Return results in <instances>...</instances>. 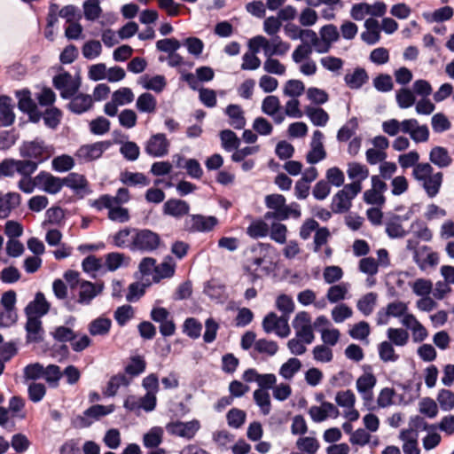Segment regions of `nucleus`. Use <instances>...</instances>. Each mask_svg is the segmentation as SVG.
Masks as SVG:
<instances>
[{
    "label": "nucleus",
    "mask_w": 454,
    "mask_h": 454,
    "mask_svg": "<svg viewBox=\"0 0 454 454\" xmlns=\"http://www.w3.org/2000/svg\"><path fill=\"white\" fill-rule=\"evenodd\" d=\"M273 249L274 247L270 243H257L251 248V253L254 254V255L248 259L250 264L254 266L256 270L258 267L262 265L264 258Z\"/></svg>",
    "instance_id": "32"
},
{
    "label": "nucleus",
    "mask_w": 454,
    "mask_h": 454,
    "mask_svg": "<svg viewBox=\"0 0 454 454\" xmlns=\"http://www.w3.org/2000/svg\"><path fill=\"white\" fill-rule=\"evenodd\" d=\"M50 303L47 301L44 294L37 292L33 301L28 302L24 311L27 317H41L46 315L50 310Z\"/></svg>",
    "instance_id": "19"
},
{
    "label": "nucleus",
    "mask_w": 454,
    "mask_h": 454,
    "mask_svg": "<svg viewBox=\"0 0 454 454\" xmlns=\"http://www.w3.org/2000/svg\"><path fill=\"white\" fill-rule=\"evenodd\" d=\"M358 127L357 119L352 117L346 124H344L337 133V140L339 142H347L355 134Z\"/></svg>",
    "instance_id": "56"
},
{
    "label": "nucleus",
    "mask_w": 454,
    "mask_h": 454,
    "mask_svg": "<svg viewBox=\"0 0 454 454\" xmlns=\"http://www.w3.org/2000/svg\"><path fill=\"white\" fill-rule=\"evenodd\" d=\"M269 228L268 235L271 240L280 245L286 243L288 231L286 224L281 223L280 221H276L273 222Z\"/></svg>",
    "instance_id": "45"
},
{
    "label": "nucleus",
    "mask_w": 454,
    "mask_h": 454,
    "mask_svg": "<svg viewBox=\"0 0 454 454\" xmlns=\"http://www.w3.org/2000/svg\"><path fill=\"white\" fill-rule=\"evenodd\" d=\"M270 226L262 219L253 221L247 228V234L253 239L265 238L269 234Z\"/></svg>",
    "instance_id": "47"
},
{
    "label": "nucleus",
    "mask_w": 454,
    "mask_h": 454,
    "mask_svg": "<svg viewBox=\"0 0 454 454\" xmlns=\"http://www.w3.org/2000/svg\"><path fill=\"white\" fill-rule=\"evenodd\" d=\"M218 223V219L213 215H188L184 221V230L189 233H206L214 230Z\"/></svg>",
    "instance_id": "4"
},
{
    "label": "nucleus",
    "mask_w": 454,
    "mask_h": 454,
    "mask_svg": "<svg viewBox=\"0 0 454 454\" xmlns=\"http://www.w3.org/2000/svg\"><path fill=\"white\" fill-rule=\"evenodd\" d=\"M176 271V263L169 255L166 256L162 262L156 264L155 272L153 275L154 283H159L163 278H170Z\"/></svg>",
    "instance_id": "26"
},
{
    "label": "nucleus",
    "mask_w": 454,
    "mask_h": 454,
    "mask_svg": "<svg viewBox=\"0 0 454 454\" xmlns=\"http://www.w3.org/2000/svg\"><path fill=\"white\" fill-rule=\"evenodd\" d=\"M437 401L442 411H449L454 408V393L449 389H442L438 393Z\"/></svg>",
    "instance_id": "64"
},
{
    "label": "nucleus",
    "mask_w": 454,
    "mask_h": 454,
    "mask_svg": "<svg viewBox=\"0 0 454 454\" xmlns=\"http://www.w3.org/2000/svg\"><path fill=\"white\" fill-rule=\"evenodd\" d=\"M120 180L129 186H147L150 184L149 178L143 173L140 172H129L125 171L121 174Z\"/></svg>",
    "instance_id": "41"
},
{
    "label": "nucleus",
    "mask_w": 454,
    "mask_h": 454,
    "mask_svg": "<svg viewBox=\"0 0 454 454\" xmlns=\"http://www.w3.org/2000/svg\"><path fill=\"white\" fill-rule=\"evenodd\" d=\"M61 118L62 112L55 106H49L44 113H42V119L45 126L52 129L59 126Z\"/></svg>",
    "instance_id": "48"
},
{
    "label": "nucleus",
    "mask_w": 454,
    "mask_h": 454,
    "mask_svg": "<svg viewBox=\"0 0 454 454\" xmlns=\"http://www.w3.org/2000/svg\"><path fill=\"white\" fill-rule=\"evenodd\" d=\"M37 187L49 194H57L63 187L61 177L54 176L49 172L41 171L36 176Z\"/></svg>",
    "instance_id": "13"
},
{
    "label": "nucleus",
    "mask_w": 454,
    "mask_h": 454,
    "mask_svg": "<svg viewBox=\"0 0 454 454\" xmlns=\"http://www.w3.org/2000/svg\"><path fill=\"white\" fill-rule=\"evenodd\" d=\"M387 335L389 342L399 347L406 345L409 340L408 332L402 328H388Z\"/></svg>",
    "instance_id": "59"
},
{
    "label": "nucleus",
    "mask_w": 454,
    "mask_h": 454,
    "mask_svg": "<svg viewBox=\"0 0 454 454\" xmlns=\"http://www.w3.org/2000/svg\"><path fill=\"white\" fill-rule=\"evenodd\" d=\"M169 142L162 133L153 135L145 145V153L153 157H163L168 153Z\"/></svg>",
    "instance_id": "15"
},
{
    "label": "nucleus",
    "mask_w": 454,
    "mask_h": 454,
    "mask_svg": "<svg viewBox=\"0 0 454 454\" xmlns=\"http://www.w3.org/2000/svg\"><path fill=\"white\" fill-rule=\"evenodd\" d=\"M82 9L85 19L90 21L98 20L102 13L98 0H86L82 4Z\"/></svg>",
    "instance_id": "54"
},
{
    "label": "nucleus",
    "mask_w": 454,
    "mask_h": 454,
    "mask_svg": "<svg viewBox=\"0 0 454 454\" xmlns=\"http://www.w3.org/2000/svg\"><path fill=\"white\" fill-rule=\"evenodd\" d=\"M278 350V345L274 340L267 339H259L254 343V351L259 354H264L269 356H273Z\"/></svg>",
    "instance_id": "53"
},
{
    "label": "nucleus",
    "mask_w": 454,
    "mask_h": 454,
    "mask_svg": "<svg viewBox=\"0 0 454 454\" xmlns=\"http://www.w3.org/2000/svg\"><path fill=\"white\" fill-rule=\"evenodd\" d=\"M377 383L376 377L371 372H364L356 380V389L364 403H371L373 399L372 389Z\"/></svg>",
    "instance_id": "18"
},
{
    "label": "nucleus",
    "mask_w": 454,
    "mask_h": 454,
    "mask_svg": "<svg viewBox=\"0 0 454 454\" xmlns=\"http://www.w3.org/2000/svg\"><path fill=\"white\" fill-rule=\"evenodd\" d=\"M190 211V205L183 200L169 199L163 205L164 215L173 216L176 219L187 216Z\"/></svg>",
    "instance_id": "23"
},
{
    "label": "nucleus",
    "mask_w": 454,
    "mask_h": 454,
    "mask_svg": "<svg viewBox=\"0 0 454 454\" xmlns=\"http://www.w3.org/2000/svg\"><path fill=\"white\" fill-rule=\"evenodd\" d=\"M19 151L23 159H28L39 165L51 158L53 147L47 145L42 138L36 137L31 141H24Z\"/></svg>",
    "instance_id": "2"
},
{
    "label": "nucleus",
    "mask_w": 454,
    "mask_h": 454,
    "mask_svg": "<svg viewBox=\"0 0 454 454\" xmlns=\"http://www.w3.org/2000/svg\"><path fill=\"white\" fill-rule=\"evenodd\" d=\"M219 137L221 139L222 147L227 152H231L239 148L240 145V140L235 132L231 129L222 130L219 134Z\"/></svg>",
    "instance_id": "49"
},
{
    "label": "nucleus",
    "mask_w": 454,
    "mask_h": 454,
    "mask_svg": "<svg viewBox=\"0 0 454 454\" xmlns=\"http://www.w3.org/2000/svg\"><path fill=\"white\" fill-rule=\"evenodd\" d=\"M225 114L229 117V124L235 129H242L246 126V118L241 106L235 104L227 106L224 110Z\"/></svg>",
    "instance_id": "27"
},
{
    "label": "nucleus",
    "mask_w": 454,
    "mask_h": 454,
    "mask_svg": "<svg viewBox=\"0 0 454 454\" xmlns=\"http://www.w3.org/2000/svg\"><path fill=\"white\" fill-rule=\"evenodd\" d=\"M136 106L141 113L152 114L156 110L157 100L151 93L145 92L137 98Z\"/></svg>",
    "instance_id": "43"
},
{
    "label": "nucleus",
    "mask_w": 454,
    "mask_h": 454,
    "mask_svg": "<svg viewBox=\"0 0 454 454\" xmlns=\"http://www.w3.org/2000/svg\"><path fill=\"white\" fill-rule=\"evenodd\" d=\"M145 369L146 361L145 357L140 355L132 356L124 367V373L132 380L145 372Z\"/></svg>",
    "instance_id": "31"
},
{
    "label": "nucleus",
    "mask_w": 454,
    "mask_h": 454,
    "mask_svg": "<svg viewBox=\"0 0 454 454\" xmlns=\"http://www.w3.org/2000/svg\"><path fill=\"white\" fill-rule=\"evenodd\" d=\"M419 154L417 151H410L407 153L400 154L398 156V163L403 169L413 168L412 170H415L418 166L423 163L419 162Z\"/></svg>",
    "instance_id": "55"
},
{
    "label": "nucleus",
    "mask_w": 454,
    "mask_h": 454,
    "mask_svg": "<svg viewBox=\"0 0 454 454\" xmlns=\"http://www.w3.org/2000/svg\"><path fill=\"white\" fill-rule=\"evenodd\" d=\"M265 206L270 211L264 214V220L285 221L287 220L286 215V200L282 194H270L265 197Z\"/></svg>",
    "instance_id": "6"
},
{
    "label": "nucleus",
    "mask_w": 454,
    "mask_h": 454,
    "mask_svg": "<svg viewBox=\"0 0 454 454\" xmlns=\"http://www.w3.org/2000/svg\"><path fill=\"white\" fill-rule=\"evenodd\" d=\"M288 317H278L275 312L268 313L262 322V326L266 333H274L280 338H286L290 334Z\"/></svg>",
    "instance_id": "8"
},
{
    "label": "nucleus",
    "mask_w": 454,
    "mask_h": 454,
    "mask_svg": "<svg viewBox=\"0 0 454 454\" xmlns=\"http://www.w3.org/2000/svg\"><path fill=\"white\" fill-rule=\"evenodd\" d=\"M114 411V405L94 404L83 411L82 415L75 417L72 424L76 428L89 427L94 420L99 419L101 417L108 415Z\"/></svg>",
    "instance_id": "5"
},
{
    "label": "nucleus",
    "mask_w": 454,
    "mask_h": 454,
    "mask_svg": "<svg viewBox=\"0 0 454 454\" xmlns=\"http://www.w3.org/2000/svg\"><path fill=\"white\" fill-rule=\"evenodd\" d=\"M135 228L126 227L117 231L113 236L114 246L120 248H128L132 252V241Z\"/></svg>",
    "instance_id": "37"
},
{
    "label": "nucleus",
    "mask_w": 454,
    "mask_h": 454,
    "mask_svg": "<svg viewBox=\"0 0 454 454\" xmlns=\"http://www.w3.org/2000/svg\"><path fill=\"white\" fill-rule=\"evenodd\" d=\"M347 174L349 179L362 183L369 176V170L365 165L350 162L348 164Z\"/></svg>",
    "instance_id": "46"
},
{
    "label": "nucleus",
    "mask_w": 454,
    "mask_h": 454,
    "mask_svg": "<svg viewBox=\"0 0 454 454\" xmlns=\"http://www.w3.org/2000/svg\"><path fill=\"white\" fill-rule=\"evenodd\" d=\"M112 321L106 317H98L93 319L88 325V331L92 336H106L109 333Z\"/></svg>",
    "instance_id": "33"
},
{
    "label": "nucleus",
    "mask_w": 454,
    "mask_h": 454,
    "mask_svg": "<svg viewBox=\"0 0 454 454\" xmlns=\"http://www.w3.org/2000/svg\"><path fill=\"white\" fill-rule=\"evenodd\" d=\"M429 160L440 168H448L452 163L449 151L442 146H434L429 153Z\"/></svg>",
    "instance_id": "30"
},
{
    "label": "nucleus",
    "mask_w": 454,
    "mask_h": 454,
    "mask_svg": "<svg viewBox=\"0 0 454 454\" xmlns=\"http://www.w3.org/2000/svg\"><path fill=\"white\" fill-rule=\"evenodd\" d=\"M369 81V75L363 67H356L344 76L346 85L351 90H359Z\"/></svg>",
    "instance_id": "25"
},
{
    "label": "nucleus",
    "mask_w": 454,
    "mask_h": 454,
    "mask_svg": "<svg viewBox=\"0 0 454 454\" xmlns=\"http://www.w3.org/2000/svg\"><path fill=\"white\" fill-rule=\"evenodd\" d=\"M352 199L346 191L340 190L332 199L331 208L335 214H342L351 207Z\"/></svg>",
    "instance_id": "34"
},
{
    "label": "nucleus",
    "mask_w": 454,
    "mask_h": 454,
    "mask_svg": "<svg viewBox=\"0 0 454 454\" xmlns=\"http://www.w3.org/2000/svg\"><path fill=\"white\" fill-rule=\"evenodd\" d=\"M378 295L375 293H368L362 296L356 304L357 309L365 317L370 316L377 302Z\"/></svg>",
    "instance_id": "44"
},
{
    "label": "nucleus",
    "mask_w": 454,
    "mask_h": 454,
    "mask_svg": "<svg viewBox=\"0 0 454 454\" xmlns=\"http://www.w3.org/2000/svg\"><path fill=\"white\" fill-rule=\"evenodd\" d=\"M261 109L264 114L272 117L276 124H281L285 120L284 113L280 112V100L277 96L265 97L262 102Z\"/></svg>",
    "instance_id": "16"
},
{
    "label": "nucleus",
    "mask_w": 454,
    "mask_h": 454,
    "mask_svg": "<svg viewBox=\"0 0 454 454\" xmlns=\"http://www.w3.org/2000/svg\"><path fill=\"white\" fill-rule=\"evenodd\" d=\"M253 396L254 403L259 406L261 412L265 416L269 415L271 410L269 392L263 389H256L254 390Z\"/></svg>",
    "instance_id": "50"
},
{
    "label": "nucleus",
    "mask_w": 454,
    "mask_h": 454,
    "mask_svg": "<svg viewBox=\"0 0 454 454\" xmlns=\"http://www.w3.org/2000/svg\"><path fill=\"white\" fill-rule=\"evenodd\" d=\"M62 377L60 367L56 364H49L44 367L43 379L51 387H57L59 381Z\"/></svg>",
    "instance_id": "57"
},
{
    "label": "nucleus",
    "mask_w": 454,
    "mask_h": 454,
    "mask_svg": "<svg viewBox=\"0 0 454 454\" xmlns=\"http://www.w3.org/2000/svg\"><path fill=\"white\" fill-rule=\"evenodd\" d=\"M403 133L408 134L415 143H424L429 139L428 127L419 125L416 119H406L403 121Z\"/></svg>",
    "instance_id": "12"
},
{
    "label": "nucleus",
    "mask_w": 454,
    "mask_h": 454,
    "mask_svg": "<svg viewBox=\"0 0 454 454\" xmlns=\"http://www.w3.org/2000/svg\"><path fill=\"white\" fill-rule=\"evenodd\" d=\"M74 166V159L67 154L55 157L51 161L52 169L56 172H67Z\"/></svg>",
    "instance_id": "60"
},
{
    "label": "nucleus",
    "mask_w": 454,
    "mask_h": 454,
    "mask_svg": "<svg viewBox=\"0 0 454 454\" xmlns=\"http://www.w3.org/2000/svg\"><path fill=\"white\" fill-rule=\"evenodd\" d=\"M304 83L300 80L291 79L288 80L284 87L283 93L285 96L291 98H297L304 92Z\"/></svg>",
    "instance_id": "63"
},
{
    "label": "nucleus",
    "mask_w": 454,
    "mask_h": 454,
    "mask_svg": "<svg viewBox=\"0 0 454 454\" xmlns=\"http://www.w3.org/2000/svg\"><path fill=\"white\" fill-rule=\"evenodd\" d=\"M340 39V32L333 24L323 26L319 30V54L327 53L333 43Z\"/></svg>",
    "instance_id": "14"
},
{
    "label": "nucleus",
    "mask_w": 454,
    "mask_h": 454,
    "mask_svg": "<svg viewBox=\"0 0 454 454\" xmlns=\"http://www.w3.org/2000/svg\"><path fill=\"white\" fill-rule=\"evenodd\" d=\"M379 356L385 362H396L399 359V356L395 354L393 344L389 341H382L378 347Z\"/></svg>",
    "instance_id": "58"
},
{
    "label": "nucleus",
    "mask_w": 454,
    "mask_h": 454,
    "mask_svg": "<svg viewBox=\"0 0 454 454\" xmlns=\"http://www.w3.org/2000/svg\"><path fill=\"white\" fill-rule=\"evenodd\" d=\"M63 186H67L79 194L82 192L87 187V181L82 175L78 173H69L67 176L62 178Z\"/></svg>",
    "instance_id": "40"
},
{
    "label": "nucleus",
    "mask_w": 454,
    "mask_h": 454,
    "mask_svg": "<svg viewBox=\"0 0 454 454\" xmlns=\"http://www.w3.org/2000/svg\"><path fill=\"white\" fill-rule=\"evenodd\" d=\"M301 361L298 358L291 357L281 365L279 374L286 380H292L295 373L301 370Z\"/></svg>",
    "instance_id": "52"
},
{
    "label": "nucleus",
    "mask_w": 454,
    "mask_h": 454,
    "mask_svg": "<svg viewBox=\"0 0 454 454\" xmlns=\"http://www.w3.org/2000/svg\"><path fill=\"white\" fill-rule=\"evenodd\" d=\"M386 232L391 239L403 238L408 231L403 228L402 216L394 215L386 222Z\"/></svg>",
    "instance_id": "38"
},
{
    "label": "nucleus",
    "mask_w": 454,
    "mask_h": 454,
    "mask_svg": "<svg viewBox=\"0 0 454 454\" xmlns=\"http://www.w3.org/2000/svg\"><path fill=\"white\" fill-rule=\"evenodd\" d=\"M42 320L37 317H27L25 330L27 343H39L43 340V328Z\"/></svg>",
    "instance_id": "22"
},
{
    "label": "nucleus",
    "mask_w": 454,
    "mask_h": 454,
    "mask_svg": "<svg viewBox=\"0 0 454 454\" xmlns=\"http://www.w3.org/2000/svg\"><path fill=\"white\" fill-rule=\"evenodd\" d=\"M132 238V252L153 253L161 244L160 235L149 229L135 228Z\"/></svg>",
    "instance_id": "3"
},
{
    "label": "nucleus",
    "mask_w": 454,
    "mask_h": 454,
    "mask_svg": "<svg viewBox=\"0 0 454 454\" xmlns=\"http://www.w3.org/2000/svg\"><path fill=\"white\" fill-rule=\"evenodd\" d=\"M395 99L401 109H407L416 102L415 94L408 88H402L396 91Z\"/></svg>",
    "instance_id": "51"
},
{
    "label": "nucleus",
    "mask_w": 454,
    "mask_h": 454,
    "mask_svg": "<svg viewBox=\"0 0 454 454\" xmlns=\"http://www.w3.org/2000/svg\"><path fill=\"white\" fill-rule=\"evenodd\" d=\"M111 146L109 141H100L80 147L77 155L87 161L94 160L101 157L102 153Z\"/></svg>",
    "instance_id": "20"
},
{
    "label": "nucleus",
    "mask_w": 454,
    "mask_h": 454,
    "mask_svg": "<svg viewBox=\"0 0 454 454\" xmlns=\"http://www.w3.org/2000/svg\"><path fill=\"white\" fill-rule=\"evenodd\" d=\"M290 43L281 39L279 35H276L268 39V46L265 49V57L285 56L290 50Z\"/></svg>",
    "instance_id": "28"
},
{
    "label": "nucleus",
    "mask_w": 454,
    "mask_h": 454,
    "mask_svg": "<svg viewBox=\"0 0 454 454\" xmlns=\"http://www.w3.org/2000/svg\"><path fill=\"white\" fill-rule=\"evenodd\" d=\"M130 383L131 380L125 373H117L110 378L105 395L114 396L121 387H129Z\"/></svg>",
    "instance_id": "39"
},
{
    "label": "nucleus",
    "mask_w": 454,
    "mask_h": 454,
    "mask_svg": "<svg viewBox=\"0 0 454 454\" xmlns=\"http://www.w3.org/2000/svg\"><path fill=\"white\" fill-rule=\"evenodd\" d=\"M412 177L422 186L429 198H434L440 192L443 174L434 173V168L428 162H423L412 170Z\"/></svg>",
    "instance_id": "1"
},
{
    "label": "nucleus",
    "mask_w": 454,
    "mask_h": 454,
    "mask_svg": "<svg viewBox=\"0 0 454 454\" xmlns=\"http://www.w3.org/2000/svg\"><path fill=\"white\" fill-rule=\"evenodd\" d=\"M200 428V423L198 419H192L187 422L172 421L167 424L166 430L171 435H176L187 440L192 439Z\"/></svg>",
    "instance_id": "10"
},
{
    "label": "nucleus",
    "mask_w": 454,
    "mask_h": 454,
    "mask_svg": "<svg viewBox=\"0 0 454 454\" xmlns=\"http://www.w3.org/2000/svg\"><path fill=\"white\" fill-rule=\"evenodd\" d=\"M19 99L18 108L28 115L30 121L37 123L42 119V113L38 110L37 105L31 98L29 90H21L16 93Z\"/></svg>",
    "instance_id": "11"
},
{
    "label": "nucleus",
    "mask_w": 454,
    "mask_h": 454,
    "mask_svg": "<svg viewBox=\"0 0 454 454\" xmlns=\"http://www.w3.org/2000/svg\"><path fill=\"white\" fill-rule=\"evenodd\" d=\"M53 86L60 91V97L68 99L74 96L81 86L79 78L74 79L67 71H62L52 79Z\"/></svg>",
    "instance_id": "7"
},
{
    "label": "nucleus",
    "mask_w": 454,
    "mask_h": 454,
    "mask_svg": "<svg viewBox=\"0 0 454 454\" xmlns=\"http://www.w3.org/2000/svg\"><path fill=\"white\" fill-rule=\"evenodd\" d=\"M21 197L18 192H7L0 200V218H7L12 210L20 204Z\"/></svg>",
    "instance_id": "29"
},
{
    "label": "nucleus",
    "mask_w": 454,
    "mask_h": 454,
    "mask_svg": "<svg viewBox=\"0 0 454 454\" xmlns=\"http://www.w3.org/2000/svg\"><path fill=\"white\" fill-rule=\"evenodd\" d=\"M104 288L103 283H92L90 281H82L80 284V292L78 297V303L82 305H89L92 300L97 297Z\"/></svg>",
    "instance_id": "21"
},
{
    "label": "nucleus",
    "mask_w": 454,
    "mask_h": 454,
    "mask_svg": "<svg viewBox=\"0 0 454 454\" xmlns=\"http://www.w3.org/2000/svg\"><path fill=\"white\" fill-rule=\"evenodd\" d=\"M348 289L346 284L332 286L326 294V298L331 303H337L345 299Z\"/></svg>",
    "instance_id": "62"
},
{
    "label": "nucleus",
    "mask_w": 454,
    "mask_h": 454,
    "mask_svg": "<svg viewBox=\"0 0 454 454\" xmlns=\"http://www.w3.org/2000/svg\"><path fill=\"white\" fill-rule=\"evenodd\" d=\"M12 100L8 96H0V114L2 115V126L8 127L13 124L15 114L13 113Z\"/></svg>",
    "instance_id": "36"
},
{
    "label": "nucleus",
    "mask_w": 454,
    "mask_h": 454,
    "mask_svg": "<svg viewBox=\"0 0 454 454\" xmlns=\"http://www.w3.org/2000/svg\"><path fill=\"white\" fill-rule=\"evenodd\" d=\"M304 113L314 126L325 127L329 121V114L321 107L308 106Z\"/></svg>",
    "instance_id": "35"
},
{
    "label": "nucleus",
    "mask_w": 454,
    "mask_h": 454,
    "mask_svg": "<svg viewBox=\"0 0 454 454\" xmlns=\"http://www.w3.org/2000/svg\"><path fill=\"white\" fill-rule=\"evenodd\" d=\"M140 83L145 89L153 90L155 92H161L167 84L166 78L160 74L152 77L149 75H144L140 78Z\"/></svg>",
    "instance_id": "42"
},
{
    "label": "nucleus",
    "mask_w": 454,
    "mask_h": 454,
    "mask_svg": "<svg viewBox=\"0 0 454 454\" xmlns=\"http://www.w3.org/2000/svg\"><path fill=\"white\" fill-rule=\"evenodd\" d=\"M129 200V192L127 188H119L116 196L102 195L94 201L92 206L98 210H102L105 207L117 206L128 202Z\"/></svg>",
    "instance_id": "17"
},
{
    "label": "nucleus",
    "mask_w": 454,
    "mask_h": 454,
    "mask_svg": "<svg viewBox=\"0 0 454 454\" xmlns=\"http://www.w3.org/2000/svg\"><path fill=\"white\" fill-rule=\"evenodd\" d=\"M292 325L295 330V336L303 339L307 344L315 340L310 315L306 311H300L294 317Z\"/></svg>",
    "instance_id": "9"
},
{
    "label": "nucleus",
    "mask_w": 454,
    "mask_h": 454,
    "mask_svg": "<svg viewBox=\"0 0 454 454\" xmlns=\"http://www.w3.org/2000/svg\"><path fill=\"white\" fill-rule=\"evenodd\" d=\"M294 302L289 295L280 294L276 299V308L282 313L281 316L288 317L294 310Z\"/></svg>",
    "instance_id": "61"
},
{
    "label": "nucleus",
    "mask_w": 454,
    "mask_h": 454,
    "mask_svg": "<svg viewBox=\"0 0 454 454\" xmlns=\"http://www.w3.org/2000/svg\"><path fill=\"white\" fill-rule=\"evenodd\" d=\"M69 99L70 102L67 105V108L69 111L76 114H82L87 112L91 108L93 104L91 96L88 94L76 93Z\"/></svg>",
    "instance_id": "24"
}]
</instances>
